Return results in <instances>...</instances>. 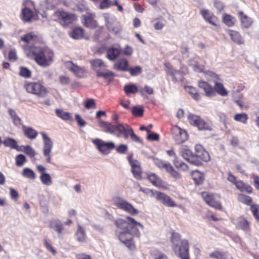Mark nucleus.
<instances>
[{
	"instance_id": "obj_33",
	"label": "nucleus",
	"mask_w": 259,
	"mask_h": 259,
	"mask_svg": "<svg viewBox=\"0 0 259 259\" xmlns=\"http://www.w3.org/2000/svg\"><path fill=\"white\" fill-rule=\"evenodd\" d=\"M237 228L244 231H247L249 230V223L245 219L240 218L238 221Z\"/></svg>"
},
{
	"instance_id": "obj_22",
	"label": "nucleus",
	"mask_w": 259,
	"mask_h": 259,
	"mask_svg": "<svg viewBox=\"0 0 259 259\" xmlns=\"http://www.w3.org/2000/svg\"><path fill=\"white\" fill-rule=\"evenodd\" d=\"M198 87L204 91L205 95L207 97L214 96L215 94L213 88L207 82L203 81H199L198 83Z\"/></svg>"
},
{
	"instance_id": "obj_18",
	"label": "nucleus",
	"mask_w": 259,
	"mask_h": 259,
	"mask_svg": "<svg viewBox=\"0 0 259 259\" xmlns=\"http://www.w3.org/2000/svg\"><path fill=\"white\" fill-rule=\"evenodd\" d=\"M50 227L57 233L59 238H62L64 233L65 230L63 223L59 220L53 219L50 222Z\"/></svg>"
},
{
	"instance_id": "obj_48",
	"label": "nucleus",
	"mask_w": 259,
	"mask_h": 259,
	"mask_svg": "<svg viewBox=\"0 0 259 259\" xmlns=\"http://www.w3.org/2000/svg\"><path fill=\"white\" fill-rule=\"evenodd\" d=\"M238 199L240 202L247 205H250L252 202L250 197L242 194L238 195Z\"/></svg>"
},
{
	"instance_id": "obj_47",
	"label": "nucleus",
	"mask_w": 259,
	"mask_h": 259,
	"mask_svg": "<svg viewBox=\"0 0 259 259\" xmlns=\"http://www.w3.org/2000/svg\"><path fill=\"white\" fill-rule=\"evenodd\" d=\"M166 171L170 174L172 177L177 179L181 178L180 174L174 168L170 163L168 166H167Z\"/></svg>"
},
{
	"instance_id": "obj_51",
	"label": "nucleus",
	"mask_w": 259,
	"mask_h": 259,
	"mask_svg": "<svg viewBox=\"0 0 259 259\" xmlns=\"http://www.w3.org/2000/svg\"><path fill=\"white\" fill-rule=\"evenodd\" d=\"M132 76H137L140 74L142 71V68L139 66H136L133 68H129L127 70Z\"/></svg>"
},
{
	"instance_id": "obj_64",
	"label": "nucleus",
	"mask_w": 259,
	"mask_h": 259,
	"mask_svg": "<svg viewBox=\"0 0 259 259\" xmlns=\"http://www.w3.org/2000/svg\"><path fill=\"white\" fill-rule=\"evenodd\" d=\"M75 118L78 125L80 126H84L87 125V122L85 121L79 114H75Z\"/></svg>"
},
{
	"instance_id": "obj_61",
	"label": "nucleus",
	"mask_w": 259,
	"mask_h": 259,
	"mask_svg": "<svg viewBox=\"0 0 259 259\" xmlns=\"http://www.w3.org/2000/svg\"><path fill=\"white\" fill-rule=\"evenodd\" d=\"M127 151V146L124 144H120L116 147V151L120 154H125Z\"/></svg>"
},
{
	"instance_id": "obj_24",
	"label": "nucleus",
	"mask_w": 259,
	"mask_h": 259,
	"mask_svg": "<svg viewBox=\"0 0 259 259\" xmlns=\"http://www.w3.org/2000/svg\"><path fill=\"white\" fill-rule=\"evenodd\" d=\"M113 68L119 71H127L128 69V62L125 58L119 59L114 64Z\"/></svg>"
},
{
	"instance_id": "obj_14",
	"label": "nucleus",
	"mask_w": 259,
	"mask_h": 259,
	"mask_svg": "<svg viewBox=\"0 0 259 259\" xmlns=\"http://www.w3.org/2000/svg\"><path fill=\"white\" fill-rule=\"evenodd\" d=\"M202 195L208 205L218 209L222 208L221 204L219 200V197L218 195L208 194L207 192L202 193Z\"/></svg>"
},
{
	"instance_id": "obj_17",
	"label": "nucleus",
	"mask_w": 259,
	"mask_h": 259,
	"mask_svg": "<svg viewBox=\"0 0 259 259\" xmlns=\"http://www.w3.org/2000/svg\"><path fill=\"white\" fill-rule=\"evenodd\" d=\"M95 15L93 13H87L82 16V24L84 26L90 29H95L98 26V23L95 20Z\"/></svg>"
},
{
	"instance_id": "obj_49",
	"label": "nucleus",
	"mask_w": 259,
	"mask_h": 259,
	"mask_svg": "<svg viewBox=\"0 0 259 259\" xmlns=\"http://www.w3.org/2000/svg\"><path fill=\"white\" fill-rule=\"evenodd\" d=\"M151 257L153 259H164L165 255L157 249L152 250L150 252Z\"/></svg>"
},
{
	"instance_id": "obj_35",
	"label": "nucleus",
	"mask_w": 259,
	"mask_h": 259,
	"mask_svg": "<svg viewBox=\"0 0 259 259\" xmlns=\"http://www.w3.org/2000/svg\"><path fill=\"white\" fill-rule=\"evenodd\" d=\"M55 112L57 116L62 120L67 121L72 118V116L69 112H65L62 109H56Z\"/></svg>"
},
{
	"instance_id": "obj_32",
	"label": "nucleus",
	"mask_w": 259,
	"mask_h": 259,
	"mask_svg": "<svg viewBox=\"0 0 259 259\" xmlns=\"http://www.w3.org/2000/svg\"><path fill=\"white\" fill-rule=\"evenodd\" d=\"M33 16V12L30 9L28 8H25L22 9V18L24 21L26 22L30 21L32 18Z\"/></svg>"
},
{
	"instance_id": "obj_12",
	"label": "nucleus",
	"mask_w": 259,
	"mask_h": 259,
	"mask_svg": "<svg viewBox=\"0 0 259 259\" xmlns=\"http://www.w3.org/2000/svg\"><path fill=\"white\" fill-rule=\"evenodd\" d=\"M104 18L109 31L115 34H117L121 31V26L119 22L114 16L106 14L104 16Z\"/></svg>"
},
{
	"instance_id": "obj_56",
	"label": "nucleus",
	"mask_w": 259,
	"mask_h": 259,
	"mask_svg": "<svg viewBox=\"0 0 259 259\" xmlns=\"http://www.w3.org/2000/svg\"><path fill=\"white\" fill-rule=\"evenodd\" d=\"M193 179L197 184H201L203 181V179L201 173L196 170L193 173Z\"/></svg>"
},
{
	"instance_id": "obj_53",
	"label": "nucleus",
	"mask_w": 259,
	"mask_h": 259,
	"mask_svg": "<svg viewBox=\"0 0 259 259\" xmlns=\"http://www.w3.org/2000/svg\"><path fill=\"white\" fill-rule=\"evenodd\" d=\"M187 92L191 95L192 97L196 101L200 100V96L195 88L189 87Z\"/></svg>"
},
{
	"instance_id": "obj_42",
	"label": "nucleus",
	"mask_w": 259,
	"mask_h": 259,
	"mask_svg": "<svg viewBox=\"0 0 259 259\" xmlns=\"http://www.w3.org/2000/svg\"><path fill=\"white\" fill-rule=\"evenodd\" d=\"M248 116L246 113H238L234 115V119L237 121L245 124L248 120Z\"/></svg>"
},
{
	"instance_id": "obj_20",
	"label": "nucleus",
	"mask_w": 259,
	"mask_h": 259,
	"mask_svg": "<svg viewBox=\"0 0 259 259\" xmlns=\"http://www.w3.org/2000/svg\"><path fill=\"white\" fill-rule=\"evenodd\" d=\"M180 155L190 163L192 164L193 161L194 153L192 152L188 147L182 146L179 149Z\"/></svg>"
},
{
	"instance_id": "obj_57",
	"label": "nucleus",
	"mask_w": 259,
	"mask_h": 259,
	"mask_svg": "<svg viewBox=\"0 0 259 259\" xmlns=\"http://www.w3.org/2000/svg\"><path fill=\"white\" fill-rule=\"evenodd\" d=\"M84 107L87 109H95L96 104L95 100L93 99H88L84 103Z\"/></svg>"
},
{
	"instance_id": "obj_60",
	"label": "nucleus",
	"mask_w": 259,
	"mask_h": 259,
	"mask_svg": "<svg viewBox=\"0 0 259 259\" xmlns=\"http://www.w3.org/2000/svg\"><path fill=\"white\" fill-rule=\"evenodd\" d=\"M24 152L31 158L34 157L36 154L35 150L29 145H27L26 147H25Z\"/></svg>"
},
{
	"instance_id": "obj_54",
	"label": "nucleus",
	"mask_w": 259,
	"mask_h": 259,
	"mask_svg": "<svg viewBox=\"0 0 259 259\" xmlns=\"http://www.w3.org/2000/svg\"><path fill=\"white\" fill-rule=\"evenodd\" d=\"M154 162L156 165L159 168H164L165 170L167 168V166L169 164V163L165 161L161 160L158 159L154 158Z\"/></svg>"
},
{
	"instance_id": "obj_39",
	"label": "nucleus",
	"mask_w": 259,
	"mask_h": 259,
	"mask_svg": "<svg viewBox=\"0 0 259 259\" xmlns=\"http://www.w3.org/2000/svg\"><path fill=\"white\" fill-rule=\"evenodd\" d=\"M40 179L41 183L46 186H50L52 184L51 176L48 173L41 174Z\"/></svg>"
},
{
	"instance_id": "obj_50",
	"label": "nucleus",
	"mask_w": 259,
	"mask_h": 259,
	"mask_svg": "<svg viewBox=\"0 0 259 259\" xmlns=\"http://www.w3.org/2000/svg\"><path fill=\"white\" fill-rule=\"evenodd\" d=\"M205 75L208 79L213 81L214 83L220 79L217 74L210 71L206 72Z\"/></svg>"
},
{
	"instance_id": "obj_21",
	"label": "nucleus",
	"mask_w": 259,
	"mask_h": 259,
	"mask_svg": "<svg viewBox=\"0 0 259 259\" xmlns=\"http://www.w3.org/2000/svg\"><path fill=\"white\" fill-rule=\"evenodd\" d=\"M238 16L241 21L242 28L248 29L253 24V20L244 14L243 12L239 11Z\"/></svg>"
},
{
	"instance_id": "obj_16",
	"label": "nucleus",
	"mask_w": 259,
	"mask_h": 259,
	"mask_svg": "<svg viewBox=\"0 0 259 259\" xmlns=\"http://www.w3.org/2000/svg\"><path fill=\"white\" fill-rule=\"evenodd\" d=\"M65 67L73 72L76 76L79 78L85 77V71L83 68L75 65L71 61H66L64 63Z\"/></svg>"
},
{
	"instance_id": "obj_8",
	"label": "nucleus",
	"mask_w": 259,
	"mask_h": 259,
	"mask_svg": "<svg viewBox=\"0 0 259 259\" xmlns=\"http://www.w3.org/2000/svg\"><path fill=\"white\" fill-rule=\"evenodd\" d=\"M54 16L57 19L58 22L64 27H67L72 24L76 20V17L73 13L64 11H57L54 14Z\"/></svg>"
},
{
	"instance_id": "obj_36",
	"label": "nucleus",
	"mask_w": 259,
	"mask_h": 259,
	"mask_svg": "<svg viewBox=\"0 0 259 259\" xmlns=\"http://www.w3.org/2000/svg\"><path fill=\"white\" fill-rule=\"evenodd\" d=\"M90 62L96 71L98 70L97 68H106L107 67V65L100 59L91 60Z\"/></svg>"
},
{
	"instance_id": "obj_58",
	"label": "nucleus",
	"mask_w": 259,
	"mask_h": 259,
	"mask_svg": "<svg viewBox=\"0 0 259 259\" xmlns=\"http://www.w3.org/2000/svg\"><path fill=\"white\" fill-rule=\"evenodd\" d=\"M250 209L255 219L259 221V205L253 204L250 206Z\"/></svg>"
},
{
	"instance_id": "obj_26",
	"label": "nucleus",
	"mask_w": 259,
	"mask_h": 259,
	"mask_svg": "<svg viewBox=\"0 0 259 259\" xmlns=\"http://www.w3.org/2000/svg\"><path fill=\"white\" fill-rule=\"evenodd\" d=\"M229 35L232 40L236 44L241 45L244 43L243 38L238 32L230 30L229 31Z\"/></svg>"
},
{
	"instance_id": "obj_19",
	"label": "nucleus",
	"mask_w": 259,
	"mask_h": 259,
	"mask_svg": "<svg viewBox=\"0 0 259 259\" xmlns=\"http://www.w3.org/2000/svg\"><path fill=\"white\" fill-rule=\"evenodd\" d=\"M121 52L119 46L113 45L107 50L106 57L111 61H114L119 56Z\"/></svg>"
},
{
	"instance_id": "obj_38",
	"label": "nucleus",
	"mask_w": 259,
	"mask_h": 259,
	"mask_svg": "<svg viewBox=\"0 0 259 259\" xmlns=\"http://www.w3.org/2000/svg\"><path fill=\"white\" fill-rule=\"evenodd\" d=\"M199 122L197 127L199 130H207L209 131L212 130L211 125L205 122L201 117H200Z\"/></svg>"
},
{
	"instance_id": "obj_13",
	"label": "nucleus",
	"mask_w": 259,
	"mask_h": 259,
	"mask_svg": "<svg viewBox=\"0 0 259 259\" xmlns=\"http://www.w3.org/2000/svg\"><path fill=\"white\" fill-rule=\"evenodd\" d=\"M173 138L177 144H181L187 140V132L178 126H175L171 128Z\"/></svg>"
},
{
	"instance_id": "obj_37",
	"label": "nucleus",
	"mask_w": 259,
	"mask_h": 259,
	"mask_svg": "<svg viewBox=\"0 0 259 259\" xmlns=\"http://www.w3.org/2000/svg\"><path fill=\"white\" fill-rule=\"evenodd\" d=\"M233 100L241 109L243 108V103L241 101L243 98L242 94L239 91L234 92L232 94Z\"/></svg>"
},
{
	"instance_id": "obj_62",
	"label": "nucleus",
	"mask_w": 259,
	"mask_h": 259,
	"mask_svg": "<svg viewBox=\"0 0 259 259\" xmlns=\"http://www.w3.org/2000/svg\"><path fill=\"white\" fill-rule=\"evenodd\" d=\"M147 139L149 141H157L159 139V135L155 133H150L149 135H148L147 137Z\"/></svg>"
},
{
	"instance_id": "obj_23",
	"label": "nucleus",
	"mask_w": 259,
	"mask_h": 259,
	"mask_svg": "<svg viewBox=\"0 0 259 259\" xmlns=\"http://www.w3.org/2000/svg\"><path fill=\"white\" fill-rule=\"evenodd\" d=\"M201 14L206 22L213 26L217 25V18L210 11L204 9L202 10Z\"/></svg>"
},
{
	"instance_id": "obj_15",
	"label": "nucleus",
	"mask_w": 259,
	"mask_h": 259,
	"mask_svg": "<svg viewBox=\"0 0 259 259\" xmlns=\"http://www.w3.org/2000/svg\"><path fill=\"white\" fill-rule=\"evenodd\" d=\"M153 195L157 200L166 206L174 207L176 206L174 201L169 196L164 193L156 191Z\"/></svg>"
},
{
	"instance_id": "obj_2",
	"label": "nucleus",
	"mask_w": 259,
	"mask_h": 259,
	"mask_svg": "<svg viewBox=\"0 0 259 259\" xmlns=\"http://www.w3.org/2000/svg\"><path fill=\"white\" fill-rule=\"evenodd\" d=\"M118 116L115 114L112 118L113 120L115 121L113 124L100 120L99 121V125L103 131L106 133L115 135L119 138L123 137L124 139H127L130 137L133 141L142 143V140L135 134L131 126L127 124H123L118 122Z\"/></svg>"
},
{
	"instance_id": "obj_43",
	"label": "nucleus",
	"mask_w": 259,
	"mask_h": 259,
	"mask_svg": "<svg viewBox=\"0 0 259 259\" xmlns=\"http://www.w3.org/2000/svg\"><path fill=\"white\" fill-rule=\"evenodd\" d=\"M22 175L24 177L30 179H34L36 177L34 172L29 168H24L22 172Z\"/></svg>"
},
{
	"instance_id": "obj_1",
	"label": "nucleus",
	"mask_w": 259,
	"mask_h": 259,
	"mask_svg": "<svg viewBox=\"0 0 259 259\" xmlns=\"http://www.w3.org/2000/svg\"><path fill=\"white\" fill-rule=\"evenodd\" d=\"M114 224L117 228L115 233L119 240L129 249H134L135 244L133 238L134 236L139 237L140 235L137 227L139 226L143 229L144 226L130 217H126L125 220L122 218L116 219L114 220Z\"/></svg>"
},
{
	"instance_id": "obj_10",
	"label": "nucleus",
	"mask_w": 259,
	"mask_h": 259,
	"mask_svg": "<svg viewBox=\"0 0 259 259\" xmlns=\"http://www.w3.org/2000/svg\"><path fill=\"white\" fill-rule=\"evenodd\" d=\"M164 65L166 73L170 75L174 81L182 80L183 75L188 72V69L186 66H182L180 70H178L173 68L169 64L165 63Z\"/></svg>"
},
{
	"instance_id": "obj_6",
	"label": "nucleus",
	"mask_w": 259,
	"mask_h": 259,
	"mask_svg": "<svg viewBox=\"0 0 259 259\" xmlns=\"http://www.w3.org/2000/svg\"><path fill=\"white\" fill-rule=\"evenodd\" d=\"M113 202L114 205L117 208L132 215H135L139 213V211L131 203L119 196L114 197L113 198Z\"/></svg>"
},
{
	"instance_id": "obj_59",
	"label": "nucleus",
	"mask_w": 259,
	"mask_h": 259,
	"mask_svg": "<svg viewBox=\"0 0 259 259\" xmlns=\"http://www.w3.org/2000/svg\"><path fill=\"white\" fill-rule=\"evenodd\" d=\"M132 112L133 115L137 116H141L144 113V109L143 108H139L137 106H134L132 109Z\"/></svg>"
},
{
	"instance_id": "obj_52",
	"label": "nucleus",
	"mask_w": 259,
	"mask_h": 259,
	"mask_svg": "<svg viewBox=\"0 0 259 259\" xmlns=\"http://www.w3.org/2000/svg\"><path fill=\"white\" fill-rule=\"evenodd\" d=\"M19 75L24 78H27L31 77V72L27 68L20 67Z\"/></svg>"
},
{
	"instance_id": "obj_45",
	"label": "nucleus",
	"mask_w": 259,
	"mask_h": 259,
	"mask_svg": "<svg viewBox=\"0 0 259 259\" xmlns=\"http://www.w3.org/2000/svg\"><path fill=\"white\" fill-rule=\"evenodd\" d=\"M124 90L126 94H134L138 92V88L135 84H128L124 86Z\"/></svg>"
},
{
	"instance_id": "obj_4",
	"label": "nucleus",
	"mask_w": 259,
	"mask_h": 259,
	"mask_svg": "<svg viewBox=\"0 0 259 259\" xmlns=\"http://www.w3.org/2000/svg\"><path fill=\"white\" fill-rule=\"evenodd\" d=\"M171 241L172 244V249L175 252L181 259L189 258V243L187 240H181L179 234H172Z\"/></svg>"
},
{
	"instance_id": "obj_31",
	"label": "nucleus",
	"mask_w": 259,
	"mask_h": 259,
	"mask_svg": "<svg viewBox=\"0 0 259 259\" xmlns=\"http://www.w3.org/2000/svg\"><path fill=\"white\" fill-rule=\"evenodd\" d=\"M214 90L215 91L222 96H226L228 95V92L225 89L223 84L219 82L218 81L214 82Z\"/></svg>"
},
{
	"instance_id": "obj_27",
	"label": "nucleus",
	"mask_w": 259,
	"mask_h": 259,
	"mask_svg": "<svg viewBox=\"0 0 259 259\" xmlns=\"http://www.w3.org/2000/svg\"><path fill=\"white\" fill-rule=\"evenodd\" d=\"M75 236L77 241L82 243L85 242V230L79 225H78V228L76 231Z\"/></svg>"
},
{
	"instance_id": "obj_34",
	"label": "nucleus",
	"mask_w": 259,
	"mask_h": 259,
	"mask_svg": "<svg viewBox=\"0 0 259 259\" xmlns=\"http://www.w3.org/2000/svg\"><path fill=\"white\" fill-rule=\"evenodd\" d=\"M148 178L153 185L158 187L162 186V180L155 174H151L148 176Z\"/></svg>"
},
{
	"instance_id": "obj_41",
	"label": "nucleus",
	"mask_w": 259,
	"mask_h": 259,
	"mask_svg": "<svg viewBox=\"0 0 259 259\" xmlns=\"http://www.w3.org/2000/svg\"><path fill=\"white\" fill-rule=\"evenodd\" d=\"M209 256L216 259H225L228 257L227 253L221 251H215L211 253Z\"/></svg>"
},
{
	"instance_id": "obj_63",
	"label": "nucleus",
	"mask_w": 259,
	"mask_h": 259,
	"mask_svg": "<svg viewBox=\"0 0 259 259\" xmlns=\"http://www.w3.org/2000/svg\"><path fill=\"white\" fill-rule=\"evenodd\" d=\"M112 5V2L110 0H103L100 5L101 9H104L109 8Z\"/></svg>"
},
{
	"instance_id": "obj_25",
	"label": "nucleus",
	"mask_w": 259,
	"mask_h": 259,
	"mask_svg": "<svg viewBox=\"0 0 259 259\" xmlns=\"http://www.w3.org/2000/svg\"><path fill=\"white\" fill-rule=\"evenodd\" d=\"M22 128L23 134L26 137L30 140L36 139L38 135V133L33 128L24 125H22Z\"/></svg>"
},
{
	"instance_id": "obj_29",
	"label": "nucleus",
	"mask_w": 259,
	"mask_h": 259,
	"mask_svg": "<svg viewBox=\"0 0 259 259\" xmlns=\"http://www.w3.org/2000/svg\"><path fill=\"white\" fill-rule=\"evenodd\" d=\"M8 113L13 120V123L16 126H19L21 124V118L17 115L16 112L12 109H9L8 110Z\"/></svg>"
},
{
	"instance_id": "obj_30",
	"label": "nucleus",
	"mask_w": 259,
	"mask_h": 259,
	"mask_svg": "<svg viewBox=\"0 0 259 259\" xmlns=\"http://www.w3.org/2000/svg\"><path fill=\"white\" fill-rule=\"evenodd\" d=\"M70 36L75 39H80L83 36V30L81 28H75L70 33Z\"/></svg>"
},
{
	"instance_id": "obj_3",
	"label": "nucleus",
	"mask_w": 259,
	"mask_h": 259,
	"mask_svg": "<svg viewBox=\"0 0 259 259\" xmlns=\"http://www.w3.org/2000/svg\"><path fill=\"white\" fill-rule=\"evenodd\" d=\"M24 50L28 58L34 60L41 67H48L53 61L54 53L49 49L26 46L24 47Z\"/></svg>"
},
{
	"instance_id": "obj_28",
	"label": "nucleus",
	"mask_w": 259,
	"mask_h": 259,
	"mask_svg": "<svg viewBox=\"0 0 259 259\" xmlns=\"http://www.w3.org/2000/svg\"><path fill=\"white\" fill-rule=\"evenodd\" d=\"M96 72L97 76L102 77L105 79H108L109 81L112 80L113 77L115 76V74L110 71L102 72L99 70H97Z\"/></svg>"
},
{
	"instance_id": "obj_55",
	"label": "nucleus",
	"mask_w": 259,
	"mask_h": 259,
	"mask_svg": "<svg viewBox=\"0 0 259 259\" xmlns=\"http://www.w3.org/2000/svg\"><path fill=\"white\" fill-rule=\"evenodd\" d=\"M16 164L18 166H21L26 162V157L23 154H19L16 157Z\"/></svg>"
},
{
	"instance_id": "obj_46",
	"label": "nucleus",
	"mask_w": 259,
	"mask_h": 259,
	"mask_svg": "<svg viewBox=\"0 0 259 259\" xmlns=\"http://www.w3.org/2000/svg\"><path fill=\"white\" fill-rule=\"evenodd\" d=\"M132 171L134 176L137 179L140 177L141 170L140 166L138 163H135L131 165Z\"/></svg>"
},
{
	"instance_id": "obj_40",
	"label": "nucleus",
	"mask_w": 259,
	"mask_h": 259,
	"mask_svg": "<svg viewBox=\"0 0 259 259\" xmlns=\"http://www.w3.org/2000/svg\"><path fill=\"white\" fill-rule=\"evenodd\" d=\"M200 117V116L195 114H189L188 116V119L191 125L197 127Z\"/></svg>"
},
{
	"instance_id": "obj_7",
	"label": "nucleus",
	"mask_w": 259,
	"mask_h": 259,
	"mask_svg": "<svg viewBox=\"0 0 259 259\" xmlns=\"http://www.w3.org/2000/svg\"><path fill=\"white\" fill-rule=\"evenodd\" d=\"M25 89L29 93L40 98H45L48 93L47 89L40 82H29L25 85Z\"/></svg>"
},
{
	"instance_id": "obj_44",
	"label": "nucleus",
	"mask_w": 259,
	"mask_h": 259,
	"mask_svg": "<svg viewBox=\"0 0 259 259\" xmlns=\"http://www.w3.org/2000/svg\"><path fill=\"white\" fill-rule=\"evenodd\" d=\"M17 143L15 139L11 138H7L3 142V143L6 147H9L12 149L16 148Z\"/></svg>"
},
{
	"instance_id": "obj_9",
	"label": "nucleus",
	"mask_w": 259,
	"mask_h": 259,
	"mask_svg": "<svg viewBox=\"0 0 259 259\" xmlns=\"http://www.w3.org/2000/svg\"><path fill=\"white\" fill-rule=\"evenodd\" d=\"M41 135L42 137L44 144L42 149L43 155L48 163H52L51 153L53 147V142L46 133L41 132Z\"/></svg>"
},
{
	"instance_id": "obj_11",
	"label": "nucleus",
	"mask_w": 259,
	"mask_h": 259,
	"mask_svg": "<svg viewBox=\"0 0 259 259\" xmlns=\"http://www.w3.org/2000/svg\"><path fill=\"white\" fill-rule=\"evenodd\" d=\"M92 142L97 146L98 150L104 155L109 154L110 150L113 149L115 147L113 142H106L98 138L93 140Z\"/></svg>"
},
{
	"instance_id": "obj_5",
	"label": "nucleus",
	"mask_w": 259,
	"mask_h": 259,
	"mask_svg": "<svg viewBox=\"0 0 259 259\" xmlns=\"http://www.w3.org/2000/svg\"><path fill=\"white\" fill-rule=\"evenodd\" d=\"M195 152L194 153L193 161L192 164L200 166L203 162H207L210 160L209 153L200 144H197L195 146Z\"/></svg>"
}]
</instances>
